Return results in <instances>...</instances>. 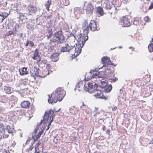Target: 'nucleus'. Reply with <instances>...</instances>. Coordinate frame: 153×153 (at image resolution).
<instances>
[{
    "label": "nucleus",
    "mask_w": 153,
    "mask_h": 153,
    "mask_svg": "<svg viewBox=\"0 0 153 153\" xmlns=\"http://www.w3.org/2000/svg\"><path fill=\"white\" fill-rule=\"evenodd\" d=\"M48 33L46 35L47 39H49L51 36L53 37V32L51 29H49L47 30Z\"/></svg>",
    "instance_id": "28"
},
{
    "label": "nucleus",
    "mask_w": 153,
    "mask_h": 153,
    "mask_svg": "<svg viewBox=\"0 0 153 153\" xmlns=\"http://www.w3.org/2000/svg\"><path fill=\"white\" fill-rule=\"evenodd\" d=\"M16 31H8L6 34V36H9L11 35H14L16 33Z\"/></svg>",
    "instance_id": "41"
},
{
    "label": "nucleus",
    "mask_w": 153,
    "mask_h": 153,
    "mask_svg": "<svg viewBox=\"0 0 153 153\" xmlns=\"http://www.w3.org/2000/svg\"><path fill=\"white\" fill-rule=\"evenodd\" d=\"M111 79V80L113 81V82H115L117 80V79Z\"/></svg>",
    "instance_id": "63"
},
{
    "label": "nucleus",
    "mask_w": 153,
    "mask_h": 153,
    "mask_svg": "<svg viewBox=\"0 0 153 153\" xmlns=\"http://www.w3.org/2000/svg\"><path fill=\"white\" fill-rule=\"evenodd\" d=\"M74 108H69V111L70 113L74 115L75 113L74 110Z\"/></svg>",
    "instance_id": "48"
},
{
    "label": "nucleus",
    "mask_w": 153,
    "mask_h": 153,
    "mask_svg": "<svg viewBox=\"0 0 153 153\" xmlns=\"http://www.w3.org/2000/svg\"><path fill=\"white\" fill-rule=\"evenodd\" d=\"M100 83L101 84V85L100 87H101V88H103L104 87H103V86H105L107 85H108V83L105 81H101L100 82Z\"/></svg>",
    "instance_id": "40"
},
{
    "label": "nucleus",
    "mask_w": 153,
    "mask_h": 153,
    "mask_svg": "<svg viewBox=\"0 0 153 153\" xmlns=\"http://www.w3.org/2000/svg\"><path fill=\"white\" fill-rule=\"evenodd\" d=\"M76 88H79L80 87L79 83H77L76 86Z\"/></svg>",
    "instance_id": "62"
},
{
    "label": "nucleus",
    "mask_w": 153,
    "mask_h": 153,
    "mask_svg": "<svg viewBox=\"0 0 153 153\" xmlns=\"http://www.w3.org/2000/svg\"><path fill=\"white\" fill-rule=\"evenodd\" d=\"M20 75H21L27 74H28V71H27V68L24 67L19 70Z\"/></svg>",
    "instance_id": "24"
},
{
    "label": "nucleus",
    "mask_w": 153,
    "mask_h": 153,
    "mask_svg": "<svg viewBox=\"0 0 153 153\" xmlns=\"http://www.w3.org/2000/svg\"><path fill=\"white\" fill-rule=\"evenodd\" d=\"M5 110V108L2 107H0V113H3Z\"/></svg>",
    "instance_id": "54"
},
{
    "label": "nucleus",
    "mask_w": 153,
    "mask_h": 153,
    "mask_svg": "<svg viewBox=\"0 0 153 153\" xmlns=\"http://www.w3.org/2000/svg\"><path fill=\"white\" fill-rule=\"evenodd\" d=\"M41 144V143L40 141H39L38 143H37L35 147H37V148H39V145Z\"/></svg>",
    "instance_id": "59"
},
{
    "label": "nucleus",
    "mask_w": 153,
    "mask_h": 153,
    "mask_svg": "<svg viewBox=\"0 0 153 153\" xmlns=\"http://www.w3.org/2000/svg\"><path fill=\"white\" fill-rule=\"evenodd\" d=\"M121 23H123L121 25H123V27H128L131 25L129 20L126 16L123 17L121 19Z\"/></svg>",
    "instance_id": "9"
},
{
    "label": "nucleus",
    "mask_w": 153,
    "mask_h": 153,
    "mask_svg": "<svg viewBox=\"0 0 153 153\" xmlns=\"http://www.w3.org/2000/svg\"><path fill=\"white\" fill-rule=\"evenodd\" d=\"M64 91L61 88H58L55 91V94H53V98L52 94H51V96L50 95H48V101L49 103L53 104L56 103L57 100L59 102L61 101L65 95V94H64Z\"/></svg>",
    "instance_id": "1"
},
{
    "label": "nucleus",
    "mask_w": 153,
    "mask_h": 153,
    "mask_svg": "<svg viewBox=\"0 0 153 153\" xmlns=\"http://www.w3.org/2000/svg\"><path fill=\"white\" fill-rule=\"evenodd\" d=\"M65 37L63 35L62 30L55 32L53 34V37L50 39V44L51 42H56L61 44L65 41Z\"/></svg>",
    "instance_id": "2"
},
{
    "label": "nucleus",
    "mask_w": 153,
    "mask_h": 153,
    "mask_svg": "<svg viewBox=\"0 0 153 153\" xmlns=\"http://www.w3.org/2000/svg\"><path fill=\"white\" fill-rule=\"evenodd\" d=\"M4 132V131H0V139L2 138V136Z\"/></svg>",
    "instance_id": "57"
},
{
    "label": "nucleus",
    "mask_w": 153,
    "mask_h": 153,
    "mask_svg": "<svg viewBox=\"0 0 153 153\" xmlns=\"http://www.w3.org/2000/svg\"><path fill=\"white\" fill-rule=\"evenodd\" d=\"M152 43H151L148 46V49L150 52H153V38L151 40Z\"/></svg>",
    "instance_id": "32"
},
{
    "label": "nucleus",
    "mask_w": 153,
    "mask_h": 153,
    "mask_svg": "<svg viewBox=\"0 0 153 153\" xmlns=\"http://www.w3.org/2000/svg\"><path fill=\"white\" fill-rule=\"evenodd\" d=\"M97 13L101 16H103L104 12L103 8L101 7H98L97 9Z\"/></svg>",
    "instance_id": "27"
},
{
    "label": "nucleus",
    "mask_w": 153,
    "mask_h": 153,
    "mask_svg": "<svg viewBox=\"0 0 153 153\" xmlns=\"http://www.w3.org/2000/svg\"><path fill=\"white\" fill-rule=\"evenodd\" d=\"M103 87H104L103 88L104 89V91L105 93H108L110 92L112 89V87L111 85L110 84L108 85V84L105 86H103Z\"/></svg>",
    "instance_id": "22"
},
{
    "label": "nucleus",
    "mask_w": 153,
    "mask_h": 153,
    "mask_svg": "<svg viewBox=\"0 0 153 153\" xmlns=\"http://www.w3.org/2000/svg\"><path fill=\"white\" fill-rule=\"evenodd\" d=\"M153 8V2H151L150 3V5L149 7V9H152Z\"/></svg>",
    "instance_id": "58"
},
{
    "label": "nucleus",
    "mask_w": 153,
    "mask_h": 153,
    "mask_svg": "<svg viewBox=\"0 0 153 153\" xmlns=\"http://www.w3.org/2000/svg\"><path fill=\"white\" fill-rule=\"evenodd\" d=\"M81 12V11L79 8H76L74 9V13L76 19H78L79 17Z\"/></svg>",
    "instance_id": "26"
},
{
    "label": "nucleus",
    "mask_w": 153,
    "mask_h": 153,
    "mask_svg": "<svg viewBox=\"0 0 153 153\" xmlns=\"http://www.w3.org/2000/svg\"><path fill=\"white\" fill-rule=\"evenodd\" d=\"M112 6H115V7L117 8V0H111V3Z\"/></svg>",
    "instance_id": "46"
},
{
    "label": "nucleus",
    "mask_w": 153,
    "mask_h": 153,
    "mask_svg": "<svg viewBox=\"0 0 153 153\" xmlns=\"http://www.w3.org/2000/svg\"><path fill=\"white\" fill-rule=\"evenodd\" d=\"M27 29L29 30L33 29L34 28V26L32 24L28 23L27 25Z\"/></svg>",
    "instance_id": "42"
},
{
    "label": "nucleus",
    "mask_w": 153,
    "mask_h": 153,
    "mask_svg": "<svg viewBox=\"0 0 153 153\" xmlns=\"http://www.w3.org/2000/svg\"><path fill=\"white\" fill-rule=\"evenodd\" d=\"M113 65L114 66H116V65H114L113 63H112V62L110 60L108 63V64L106 65L107 66H108V65Z\"/></svg>",
    "instance_id": "56"
},
{
    "label": "nucleus",
    "mask_w": 153,
    "mask_h": 153,
    "mask_svg": "<svg viewBox=\"0 0 153 153\" xmlns=\"http://www.w3.org/2000/svg\"><path fill=\"white\" fill-rule=\"evenodd\" d=\"M103 6L106 9H112L113 11L111 13V14L114 13L115 14L117 13V9L115 6H113L109 1H106L103 4Z\"/></svg>",
    "instance_id": "7"
},
{
    "label": "nucleus",
    "mask_w": 153,
    "mask_h": 153,
    "mask_svg": "<svg viewBox=\"0 0 153 153\" xmlns=\"http://www.w3.org/2000/svg\"><path fill=\"white\" fill-rule=\"evenodd\" d=\"M61 3L64 5L67 6L69 4V1L68 0H62Z\"/></svg>",
    "instance_id": "39"
},
{
    "label": "nucleus",
    "mask_w": 153,
    "mask_h": 153,
    "mask_svg": "<svg viewBox=\"0 0 153 153\" xmlns=\"http://www.w3.org/2000/svg\"><path fill=\"white\" fill-rule=\"evenodd\" d=\"M30 105V102L28 101H24L22 102L21 105L22 107L26 108L29 107Z\"/></svg>",
    "instance_id": "25"
},
{
    "label": "nucleus",
    "mask_w": 153,
    "mask_h": 153,
    "mask_svg": "<svg viewBox=\"0 0 153 153\" xmlns=\"http://www.w3.org/2000/svg\"><path fill=\"white\" fill-rule=\"evenodd\" d=\"M97 71V69H95L91 70L89 72V73L91 75L92 74V73Z\"/></svg>",
    "instance_id": "55"
},
{
    "label": "nucleus",
    "mask_w": 153,
    "mask_h": 153,
    "mask_svg": "<svg viewBox=\"0 0 153 153\" xmlns=\"http://www.w3.org/2000/svg\"><path fill=\"white\" fill-rule=\"evenodd\" d=\"M35 135H36V133L33 132V133H32V138H33L34 137H35Z\"/></svg>",
    "instance_id": "60"
},
{
    "label": "nucleus",
    "mask_w": 153,
    "mask_h": 153,
    "mask_svg": "<svg viewBox=\"0 0 153 153\" xmlns=\"http://www.w3.org/2000/svg\"><path fill=\"white\" fill-rule=\"evenodd\" d=\"M88 28L89 27L91 30L93 31L96 30H98L99 29H98L97 27V25L95 21L94 20H91L90 23L88 25V27L87 26Z\"/></svg>",
    "instance_id": "12"
},
{
    "label": "nucleus",
    "mask_w": 153,
    "mask_h": 153,
    "mask_svg": "<svg viewBox=\"0 0 153 153\" xmlns=\"http://www.w3.org/2000/svg\"><path fill=\"white\" fill-rule=\"evenodd\" d=\"M29 45V40H27L26 42V43L25 45V47H26L27 46Z\"/></svg>",
    "instance_id": "64"
},
{
    "label": "nucleus",
    "mask_w": 153,
    "mask_h": 153,
    "mask_svg": "<svg viewBox=\"0 0 153 153\" xmlns=\"http://www.w3.org/2000/svg\"><path fill=\"white\" fill-rule=\"evenodd\" d=\"M104 67H105V70L103 73L105 75L107 76L113 72V68L112 67L107 65Z\"/></svg>",
    "instance_id": "14"
},
{
    "label": "nucleus",
    "mask_w": 153,
    "mask_h": 153,
    "mask_svg": "<svg viewBox=\"0 0 153 153\" xmlns=\"http://www.w3.org/2000/svg\"><path fill=\"white\" fill-rule=\"evenodd\" d=\"M5 128L3 124L0 123V131H5Z\"/></svg>",
    "instance_id": "45"
},
{
    "label": "nucleus",
    "mask_w": 153,
    "mask_h": 153,
    "mask_svg": "<svg viewBox=\"0 0 153 153\" xmlns=\"http://www.w3.org/2000/svg\"><path fill=\"white\" fill-rule=\"evenodd\" d=\"M40 151L39 150V148L35 147V151L34 153H39Z\"/></svg>",
    "instance_id": "53"
},
{
    "label": "nucleus",
    "mask_w": 153,
    "mask_h": 153,
    "mask_svg": "<svg viewBox=\"0 0 153 153\" xmlns=\"http://www.w3.org/2000/svg\"><path fill=\"white\" fill-rule=\"evenodd\" d=\"M9 14L5 12H0V22L1 23L3 22L4 20L6 19L8 16Z\"/></svg>",
    "instance_id": "19"
},
{
    "label": "nucleus",
    "mask_w": 153,
    "mask_h": 153,
    "mask_svg": "<svg viewBox=\"0 0 153 153\" xmlns=\"http://www.w3.org/2000/svg\"><path fill=\"white\" fill-rule=\"evenodd\" d=\"M34 74L36 76L44 78L45 77V75H41L39 74V68L36 66L34 67Z\"/></svg>",
    "instance_id": "20"
},
{
    "label": "nucleus",
    "mask_w": 153,
    "mask_h": 153,
    "mask_svg": "<svg viewBox=\"0 0 153 153\" xmlns=\"http://www.w3.org/2000/svg\"><path fill=\"white\" fill-rule=\"evenodd\" d=\"M39 58V60L40 61L41 59L40 55L39 53H34L33 54V56L32 57V59L34 60H36L37 59V58Z\"/></svg>",
    "instance_id": "37"
},
{
    "label": "nucleus",
    "mask_w": 153,
    "mask_h": 153,
    "mask_svg": "<svg viewBox=\"0 0 153 153\" xmlns=\"http://www.w3.org/2000/svg\"><path fill=\"white\" fill-rule=\"evenodd\" d=\"M7 97L5 96H0V102H5L7 100Z\"/></svg>",
    "instance_id": "36"
},
{
    "label": "nucleus",
    "mask_w": 153,
    "mask_h": 153,
    "mask_svg": "<svg viewBox=\"0 0 153 153\" xmlns=\"http://www.w3.org/2000/svg\"><path fill=\"white\" fill-rule=\"evenodd\" d=\"M29 44L30 45V46L31 47H33L34 46V43L30 40H29Z\"/></svg>",
    "instance_id": "52"
},
{
    "label": "nucleus",
    "mask_w": 153,
    "mask_h": 153,
    "mask_svg": "<svg viewBox=\"0 0 153 153\" xmlns=\"http://www.w3.org/2000/svg\"><path fill=\"white\" fill-rule=\"evenodd\" d=\"M84 90L86 91H88L89 93H92L91 92V91H90L89 89V88H87V86H85V85H84Z\"/></svg>",
    "instance_id": "51"
},
{
    "label": "nucleus",
    "mask_w": 153,
    "mask_h": 153,
    "mask_svg": "<svg viewBox=\"0 0 153 153\" xmlns=\"http://www.w3.org/2000/svg\"><path fill=\"white\" fill-rule=\"evenodd\" d=\"M89 33V28L87 27L84 29L82 33H80L78 35V43L79 45L83 46L85 42L88 39V34Z\"/></svg>",
    "instance_id": "4"
},
{
    "label": "nucleus",
    "mask_w": 153,
    "mask_h": 153,
    "mask_svg": "<svg viewBox=\"0 0 153 153\" xmlns=\"http://www.w3.org/2000/svg\"><path fill=\"white\" fill-rule=\"evenodd\" d=\"M33 139V143H32L30 146V147H29V149H27V150L29 152V151H31L32 149L33 148V143L36 142L37 140L39 139L37 138V137H36V138H35V137H34L33 138H32Z\"/></svg>",
    "instance_id": "33"
},
{
    "label": "nucleus",
    "mask_w": 153,
    "mask_h": 153,
    "mask_svg": "<svg viewBox=\"0 0 153 153\" xmlns=\"http://www.w3.org/2000/svg\"><path fill=\"white\" fill-rule=\"evenodd\" d=\"M110 60V58L109 57L106 56H103L101 58V61L102 64L103 65L99 68V69L102 68L103 67L105 66H106V65L108 63Z\"/></svg>",
    "instance_id": "16"
},
{
    "label": "nucleus",
    "mask_w": 153,
    "mask_h": 153,
    "mask_svg": "<svg viewBox=\"0 0 153 153\" xmlns=\"http://www.w3.org/2000/svg\"><path fill=\"white\" fill-rule=\"evenodd\" d=\"M133 23L134 25H137L140 24L141 22L138 18H135L133 19Z\"/></svg>",
    "instance_id": "34"
},
{
    "label": "nucleus",
    "mask_w": 153,
    "mask_h": 153,
    "mask_svg": "<svg viewBox=\"0 0 153 153\" xmlns=\"http://www.w3.org/2000/svg\"><path fill=\"white\" fill-rule=\"evenodd\" d=\"M117 107L116 106H115L113 108H112V111H116V110H117Z\"/></svg>",
    "instance_id": "61"
},
{
    "label": "nucleus",
    "mask_w": 153,
    "mask_h": 153,
    "mask_svg": "<svg viewBox=\"0 0 153 153\" xmlns=\"http://www.w3.org/2000/svg\"><path fill=\"white\" fill-rule=\"evenodd\" d=\"M83 46L79 45L78 43L76 44V46L75 45L74 46L75 47V53H74V58L78 56L81 53L82 51V48Z\"/></svg>",
    "instance_id": "8"
},
{
    "label": "nucleus",
    "mask_w": 153,
    "mask_h": 153,
    "mask_svg": "<svg viewBox=\"0 0 153 153\" xmlns=\"http://www.w3.org/2000/svg\"><path fill=\"white\" fill-rule=\"evenodd\" d=\"M4 91L7 94H10L12 91L11 87L8 86H4Z\"/></svg>",
    "instance_id": "23"
},
{
    "label": "nucleus",
    "mask_w": 153,
    "mask_h": 153,
    "mask_svg": "<svg viewBox=\"0 0 153 153\" xmlns=\"http://www.w3.org/2000/svg\"><path fill=\"white\" fill-rule=\"evenodd\" d=\"M5 25L6 28L13 30V31L19 32V30L21 28L19 24L16 22H13V20L8 19L5 22Z\"/></svg>",
    "instance_id": "5"
},
{
    "label": "nucleus",
    "mask_w": 153,
    "mask_h": 153,
    "mask_svg": "<svg viewBox=\"0 0 153 153\" xmlns=\"http://www.w3.org/2000/svg\"><path fill=\"white\" fill-rule=\"evenodd\" d=\"M88 22L86 20H85L83 22V28H85L88 25Z\"/></svg>",
    "instance_id": "50"
},
{
    "label": "nucleus",
    "mask_w": 153,
    "mask_h": 153,
    "mask_svg": "<svg viewBox=\"0 0 153 153\" xmlns=\"http://www.w3.org/2000/svg\"><path fill=\"white\" fill-rule=\"evenodd\" d=\"M74 46H70L68 43H66L65 46L62 47L60 49V51L62 52H69L71 49L73 48Z\"/></svg>",
    "instance_id": "15"
},
{
    "label": "nucleus",
    "mask_w": 153,
    "mask_h": 153,
    "mask_svg": "<svg viewBox=\"0 0 153 153\" xmlns=\"http://www.w3.org/2000/svg\"><path fill=\"white\" fill-rule=\"evenodd\" d=\"M50 65L49 64L47 65L46 68H47L48 70V73L46 75H45L46 76L47 75H49V74L51 73L52 71L51 70H49V69L50 68Z\"/></svg>",
    "instance_id": "47"
},
{
    "label": "nucleus",
    "mask_w": 153,
    "mask_h": 153,
    "mask_svg": "<svg viewBox=\"0 0 153 153\" xmlns=\"http://www.w3.org/2000/svg\"><path fill=\"white\" fill-rule=\"evenodd\" d=\"M54 111L52 109L49 111H47L45 112L43 116V120H41L40 123L39 125L41 124L43 121L45 124L47 123L49 121H50L48 126H50L51 123L53 121V117L55 115L54 114Z\"/></svg>",
    "instance_id": "3"
},
{
    "label": "nucleus",
    "mask_w": 153,
    "mask_h": 153,
    "mask_svg": "<svg viewBox=\"0 0 153 153\" xmlns=\"http://www.w3.org/2000/svg\"><path fill=\"white\" fill-rule=\"evenodd\" d=\"M27 9L30 15H31L30 13H34L38 11L39 12L40 14L37 16V18H36V20L37 21L39 19H40V18L42 17L43 13L39 8V10H38L37 7L33 5H28Z\"/></svg>",
    "instance_id": "6"
},
{
    "label": "nucleus",
    "mask_w": 153,
    "mask_h": 153,
    "mask_svg": "<svg viewBox=\"0 0 153 153\" xmlns=\"http://www.w3.org/2000/svg\"><path fill=\"white\" fill-rule=\"evenodd\" d=\"M45 128H43V129L41 131H40L38 134L36 135V137H37L38 138H39L41 136L42 134L43 133V131Z\"/></svg>",
    "instance_id": "43"
},
{
    "label": "nucleus",
    "mask_w": 153,
    "mask_h": 153,
    "mask_svg": "<svg viewBox=\"0 0 153 153\" xmlns=\"http://www.w3.org/2000/svg\"><path fill=\"white\" fill-rule=\"evenodd\" d=\"M18 117L16 114V113L15 111H11L10 112L9 114V118L13 121H15L17 119Z\"/></svg>",
    "instance_id": "18"
},
{
    "label": "nucleus",
    "mask_w": 153,
    "mask_h": 153,
    "mask_svg": "<svg viewBox=\"0 0 153 153\" xmlns=\"http://www.w3.org/2000/svg\"><path fill=\"white\" fill-rule=\"evenodd\" d=\"M85 10L87 14L89 16H91L94 10V7L93 5L90 3L88 4L86 6Z\"/></svg>",
    "instance_id": "11"
},
{
    "label": "nucleus",
    "mask_w": 153,
    "mask_h": 153,
    "mask_svg": "<svg viewBox=\"0 0 153 153\" xmlns=\"http://www.w3.org/2000/svg\"><path fill=\"white\" fill-rule=\"evenodd\" d=\"M15 111L16 114L17 116V117H18V115H22L23 112V111L21 109L18 108H16Z\"/></svg>",
    "instance_id": "29"
},
{
    "label": "nucleus",
    "mask_w": 153,
    "mask_h": 153,
    "mask_svg": "<svg viewBox=\"0 0 153 153\" xmlns=\"http://www.w3.org/2000/svg\"><path fill=\"white\" fill-rule=\"evenodd\" d=\"M9 104L11 105V107H12L16 103L17 100V99L15 96H12L9 99Z\"/></svg>",
    "instance_id": "17"
},
{
    "label": "nucleus",
    "mask_w": 153,
    "mask_h": 153,
    "mask_svg": "<svg viewBox=\"0 0 153 153\" xmlns=\"http://www.w3.org/2000/svg\"><path fill=\"white\" fill-rule=\"evenodd\" d=\"M100 73H102V72L100 73V72H98V73H94V74H93L92 75H91V77H90V78H87L86 80L88 81L89 80H90V79L96 78L97 77H98L99 78H102V76H100Z\"/></svg>",
    "instance_id": "21"
},
{
    "label": "nucleus",
    "mask_w": 153,
    "mask_h": 153,
    "mask_svg": "<svg viewBox=\"0 0 153 153\" xmlns=\"http://www.w3.org/2000/svg\"><path fill=\"white\" fill-rule=\"evenodd\" d=\"M76 31H74L73 33H71L69 36H68V37H71L72 36H73L74 38V39H76L75 35V34L76 33Z\"/></svg>",
    "instance_id": "44"
},
{
    "label": "nucleus",
    "mask_w": 153,
    "mask_h": 153,
    "mask_svg": "<svg viewBox=\"0 0 153 153\" xmlns=\"http://www.w3.org/2000/svg\"><path fill=\"white\" fill-rule=\"evenodd\" d=\"M51 3V0H48L45 3V5L46 7V9L48 11H49L50 10L49 7Z\"/></svg>",
    "instance_id": "31"
},
{
    "label": "nucleus",
    "mask_w": 153,
    "mask_h": 153,
    "mask_svg": "<svg viewBox=\"0 0 153 153\" xmlns=\"http://www.w3.org/2000/svg\"><path fill=\"white\" fill-rule=\"evenodd\" d=\"M144 20L146 22H149V21H150L149 17L148 16H146L144 18Z\"/></svg>",
    "instance_id": "49"
},
{
    "label": "nucleus",
    "mask_w": 153,
    "mask_h": 153,
    "mask_svg": "<svg viewBox=\"0 0 153 153\" xmlns=\"http://www.w3.org/2000/svg\"><path fill=\"white\" fill-rule=\"evenodd\" d=\"M6 128L9 133L11 134L13 133V128H11L9 125L7 126Z\"/></svg>",
    "instance_id": "38"
},
{
    "label": "nucleus",
    "mask_w": 153,
    "mask_h": 153,
    "mask_svg": "<svg viewBox=\"0 0 153 153\" xmlns=\"http://www.w3.org/2000/svg\"><path fill=\"white\" fill-rule=\"evenodd\" d=\"M91 82H89L88 83V86L91 90V92H95V91L97 90V88L98 86L97 84Z\"/></svg>",
    "instance_id": "13"
},
{
    "label": "nucleus",
    "mask_w": 153,
    "mask_h": 153,
    "mask_svg": "<svg viewBox=\"0 0 153 153\" xmlns=\"http://www.w3.org/2000/svg\"><path fill=\"white\" fill-rule=\"evenodd\" d=\"M18 14L19 15V18L21 21H23V20L26 19V17L25 16L24 13H18Z\"/></svg>",
    "instance_id": "30"
},
{
    "label": "nucleus",
    "mask_w": 153,
    "mask_h": 153,
    "mask_svg": "<svg viewBox=\"0 0 153 153\" xmlns=\"http://www.w3.org/2000/svg\"><path fill=\"white\" fill-rule=\"evenodd\" d=\"M96 91H97V93L94 95V97H97V98L99 99H104L105 100L108 99V96H104L103 93L101 92L100 90H98L97 89V91H95V92Z\"/></svg>",
    "instance_id": "10"
},
{
    "label": "nucleus",
    "mask_w": 153,
    "mask_h": 153,
    "mask_svg": "<svg viewBox=\"0 0 153 153\" xmlns=\"http://www.w3.org/2000/svg\"><path fill=\"white\" fill-rule=\"evenodd\" d=\"M59 54L58 53L55 52L51 55L50 58L52 59L55 58H58V57L59 56Z\"/></svg>",
    "instance_id": "35"
}]
</instances>
